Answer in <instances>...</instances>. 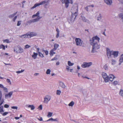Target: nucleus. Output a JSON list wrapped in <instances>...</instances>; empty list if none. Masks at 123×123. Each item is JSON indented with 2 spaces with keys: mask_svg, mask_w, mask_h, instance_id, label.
I'll list each match as a JSON object with an SVG mask.
<instances>
[{
  "mask_svg": "<svg viewBox=\"0 0 123 123\" xmlns=\"http://www.w3.org/2000/svg\"><path fill=\"white\" fill-rule=\"evenodd\" d=\"M100 40L99 38L97 36L94 37L90 40V44L92 46L91 50L92 53L96 52L97 50L99 49L100 47L99 43Z\"/></svg>",
  "mask_w": 123,
  "mask_h": 123,
  "instance_id": "obj_1",
  "label": "nucleus"
},
{
  "mask_svg": "<svg viewBox=\"0 0 123 123\" xmlns=\"http://www.w3.org/2000/svg\"><path fill=\"white\" fill-rule=\"evenodd\" d=\"M78 9V5L77 3L74 4L71 9L72 13V18L71 21L73 22L77 15V11Z\"/></svg>",
  "mask_w": 123,
  "mask_h": 123,
  "instance_id": "obj_2",
  "label": "nucleus"
},
{
  "mask_svg": "<svg viewBox=\"0 0 123 123\" xmlns=\"http://www.w3.org/2000/svg\"><path fill=\"white\" fill-rule=\"evenodd\" d=\"M42 5H44V7L47 8L49 7V1L48 0H45L40 2L39 3L35 4L34 6L31 7V9H33L37 7Z\"/></svg>",
  "mask_w": 123,
  "mask_h": 123,
  "instance_id": "obj_3",
  "label": "nucleus"
},
{
  "mask_svg": "<svg viewBox=\"0 0 123 123\" xmlns=\"http://www.w3.org/2000/svg\"><path fill=\"white\" fill-rule=\"evenodd\" d=\"M40 14V12L38 11L36 14L33 15L32 16V18H34L36 17H37L35 19L30 20L28 21V22L29 23H35L38 21L41 18V17H40L39 16Z\"/></svg>",
  "mask_w": 123,
  "mask_h": 123,
  "instance_id": "obj_4",
  "label": "nucleus"
},
{
  "mask_svg": "<svg viewBox=\"0 0 123 123\" xmlns=\"http://www.w3.org/2000/svg\"><path fill=\"white\" fill-rule=\"evenodd\" d=\"M14 52L16 54H21L24 52L23 49L19 46H16L13 48Z\"/></svg>",
  "mask_w": 123,
  "mask_h": 123,
  "instance_id": "obj_5",
  "label": "nucleus"
},
{
  "mask_svg": "<svg viewBox=\"0 0 123 123\" xmlns=\"http://www.w3.org/2000/svg\"><path fill=\"white\" fill-rule=\"evenodd\" d=\"M61 2L62 4H65V6L66 8H67L69 6V3H73L72 0H61Z\"/></svg>",
  "mask_w": 123,
  "mask_h": 123,
  "instance_id": "obj_6",
  "label": "nucleus"
},
{
  "mask_svg": "<svg viewBox=\"0 0 123 123\" xmlns=\"http://www.w3.org/2000/svg\"><path fill=\"white\" fill-rule=\"evenodd\" d=\"M102 77L104 80L105 83L108 82V76L107 74L104 72H102L101 74Z\"/></svg>",
  "mask_w": 123,
  "mask_h": 123,
  "instance_id": "obj_7",
  "label": "nucleus"
},
{
  "mask_svg": "<svg viewBox=\"0 0 123 123\" xmlns=\"http://www.w3.org/2000/svg\"><path fill=\"white\" fill-rule=\"evenodd\" d=\"M51 96L49 95H46L44 98L43 103L45 104H47L48 102L51 100Z\"/></svg>",
  "mask_w": 123,
  "mask_h": 123,
  "instance_id": "obj_8",
  "label": "nucleus"
},
{
  "mask_svg": "<svg viewBox=\"0 0 123 123\" xmlns=\"http://www.w3.org/2000/svg\"><path fill=\"white\" fill-rule=\"evenodd\" d=\"M76 45L77 46H81L82 44V41L79 38H76L75 39Z\"/></svg>",
  "mask_w": 123,
  "mask_h": 123,
  "instance_id": "obj_9",
  "label": "nucleus"
},
{
  "mask_svg": "<svg viewBox=\"0 0 123 123\" xmlns=\"http://www.w3.org/2000/svg\"><path fill=\"white\" fill-rule=\"evenodd\" d=\"M113 50H111L109 49H107V55L108 59L111 57L112 55H113Z\"/></svg>",
  "mask_w": 123,
  "mask_h": 123,
  "instance_id": "obj_10",
  "label": "nucleus"
},
{
  "mask_svg": "<svg viewBox=\"0 0 123 123\" xmlns=\"http://www.w3.org/2000/svg\"><path fill=\"white\" fill-rule=\"evenodd\" d=\"M92 64V63L91 62H85L84 63L81 65V67L83 68L88 67Z\"/></svg>",
  "mask_w": 123,
  "mask_h": 123,
  "instance_id": "obj_11",
  "label": "nucleus"
},
{
  "mask_svg": "<svg viewBox=\"0 0 123 123\" xmlns=\"http://www.w3.org/2000/svg\"><path fill=\"white\" fill-rule=\"evenodd\" d=\"M13 92H10L6 94L5 95V97L7 99L8 98H11L12 94Z\"/></svg>",
  "mask_w": 123,
  "mask_h": 123,
  "instance_id": "obj_12",
  "label": "nucleus"
},
{
  "mask_svg": "<svg viewBox=\"0 0 123 123\" xmlns=\"http://www.w3.org/2000/svg\"><path fill=\"white\" fill-rule=\"evenodd\" d=\"M115 77L112 74H110L108 76V82L109 81H112Z\"/></svg>",
  "mask_w": 123,
  "mask_h": 123,
  "instance_id": "obj_13",
  "label": "nucleus"
},
{
  "mask_svg": "<svg viewBox=\"0 0 123 123\" xmlns=\"http://www.w3.org/2000/svg\"><path fill=\"white\" fill-rule=\"evenodd\" d=\"M117 63V61L116 59H114L112 58L110 61V63L112 65H115Z\"/></svg>",
  "mask_w": 123,
  "mask_h": 123,
  "instance_id": "obj_14",
  "label": "nucleus"
},
{
  "mask_svg": "<svg viewBox=\"0 0 123 123\" xmlns=\"http://www.w3.org/2000/svg\"><path fill=\"white\" fill-rule=\"evenodd\" d=\"M28 34L29 38L36 36L37 35V33L34 32H29Z\"/></svg>",
  "mask_w": 123,
  "mask_h": 123,
  "instance_id": "obj_15",
  "label": "nucleus"
},
{
  "mask_svg": "<svg viewBox=\"0 0 123 123\" xmlns=\"http://www.w3.org/2000/svg\"><path fill=\"white\" fill-rule=\"evenodd\" d=\"M105 3L108 6H111L112 3V0H104Z\"/></svg>",
  "mask_w": 123,
  "mask_h": 123,
  "instance_id": "obj_16",
  "label": "nucleus"
},
{
  "mask_svg": "<svg viewBox=\"0 0 123 123\" xmlns=\"http://www.w3.org/2000/svg\"><path fill=\"white\" fill-rule=\"evenodd\" d=\"M123 62V54H121L119 57V65H120Z\"/></svg>",
  "mask_w": 123,
  "mask_h": 123,
  "instance_id": "obj_17",
  "label": "nucleus"
},
{
  "mask_svg": "<svg viewBox=\"0 0 123 123\" xmlns=\"http://www.w3.org/2000/svg\"><path fill=\"white\" fill-rule=\"evenodd\" d=\"M19 37L23 39H26L29 38L28 33L22 35L20 36Z\"/></svg>",
  "mask_w": 123,
  "mask_h": 123,
  "instance_id": "obj_18",
  "label": "nucleus"
},
{
  "mask_svg": "<svg viewBox=\"0 0 123 123\" xmlns=\"http://www.w3.org/2000/svg\"><path fill=\"white\" fill-rule=\"evenodd\" d=\"M25 106L28 108H30L31 110H34L35 108V107L34 105H26Z\"/></svg>",
  "mask_w": 123,
  "mask_h": 123,
  "instance_id": "obj_19",
  "label": "nucleus"
},
{
  "mask_svg": "<svg viewBox=\"0 0 123 123\" xmlns=\"http://www.w3.org/2000/svg\"><path fill=\"white\" fill-rule=\"evenodd\" d=\"M119 52L118 51H113V55L114 58H116L118 56Z\"/></svg>",
  "mask_w": 123,
  "mask_h": 123,
  "instance_id": "obj_20",
  "label": "nucleus"
},
{
  "mask_svg": "<svg viewBox=\"0 0 123 123\" xmlns=\"http://www.w3.org/2000/svg\"><path fill=\"white\" fill-rule=\"evenodd\" d=\"M59 83L61 87L63 88H65L66 86L64 84L62 81H59Z\"/></svg>",
  "mask_w": 123,
  "mask_h": 123,
  "instance_id": "obj_21",
  "label": "nucleus"
},
{
  "mask_svg": "<svg viewBox=\"0 0 123 123\" xmlns=\"http://www.w3.org/2000/svg\"><path fill=\"white\" fill-rule=\"evenodd\" d=\"M37 55L38 53H37L34 52L32 55V57L33 59H36L37 57Z\"/></svg>",
  "mask_w": 123,
  "mask_h": 123,
  "instance_id": "obj_22",
  "label": "nucleus"
},
{
  "mask_svg": "<svg viewBox=\"0 0 123 123\" xmlns=\"http://www.w3.org/2000/svg\"><path fill=\"white\" fill-rule=\"evenodd\" d=\"M97 19L98 21L100 20L102 18V16L101 14L98 13L97 15Z\"/></svg>",
  "mask_w": 123,
  "mask_h": 123,
  "instance_id": "obj_23",
  "label": "nucleus"
},
{
  "mask_svg": "<svg viewBox=\"0 0 123 123\" xmlns=\"http://www.w3.org/2000/svg\"><path fill=\"white\" fill-rule=\"evenodd\" d=\"M80 19L83 21H84V22H86L88 23L89 22L88 20L86 19L85 18L84 16H80Z\"/></svg>",
  "mask_w": 123,
  "mask_h": 123,
  "instance_id": "obj_24",
  "label": "nucleus"
},
{
  "mask_svg": "<svg viewBox=\"0 0 123 123\" xmlns=\"http://www.w3.org/2000/svg\"><path fill=\"white\" fill-rule=\"evenodd\" d=\"M55 50L53 49L50 50L49 53V54L50 56H52L55 53V52H54V51H55Z\"/></svg>",
  "mask_w": 123,
  "mask_h": 123,
  "instance_id": "obj_25",
  "label": "nucleus"
},
{
  "mask_svg": "<svg viewBox=\"0 0 123 123\" xmlns=\"http://www.w3.org/2000/svg\"><path fill=\"white\" fill-rule=\"evenodd\" d=\"M59 46V44L56 43H55L54 44V48L53 49L56 50L57 48Z\"/></svg>",
  "mask_w": 123,
  "mask_h": 123,
  "instance_id": "obj_26",
  "label": "nucleus"
},
{
  "mask_svg": "<svg viewBox=\"0 0 123 123\" xmlns=\"http://www.w3.org/2000/svg\"><path fill=\"white\" fill-rule=\"evenodd\" d=\"M119 94L120 96L123 97V89H120Z\"/></svg>",
  "mask_w": 123,
  "mask_h": 123,
  "instance_id": "obj_27",
  "label": "nucleus"
},
{
  "mask_svg": "<svg viewBox=\"0 0 123 123\" xmlns=\"http://www.w3.org/2000/svg\"><path fill=\"white\" fill-rule=\"evenodd\" d=\"M68 65L69 66H71L74 65V63H71L70 61H68Z\"/></svg>",
  "mask_w": 123,
  "mask_h": 123,
  "instance_id": "obj_28",
  "label": "nucleus"
},
{
  "mask_svg": "<svg viewBox=\"0 0 123 123\" xmlns=\"http://www.w3.org/2000/svg\"><path fill=\"white\" fill-rule=\"evenodd\" d=\"M37 53L38 54L39 56L41 58H43L44 57V56L43 54L41 53L40 52H39V53Z\"/></svg>",
  "mask_w": 123,
  "mask_h": 123,
  "instance_id": "obj_29",
  "label": "nucleus"
},
{
  "mask_svg": "<svg viewBox=\"0 0 123 123\" xmlns=\"http://www.w3.org/2000/svg\"><path fill=\"white\" fill-rule=\"evenodd\" d=\"M17 12H15L12 14L10 15L9 16V18H12L14 17L16 14Z\"/></svg>",
  "mask_w": 123,
  "mask_h": 123,
  "instance_id": "obj_30",
  "label": "nucleus"
},
{
  "mask_svg": "<svg viewBox=\"0 0 123 123\" xmlns=\"http://www.w3.org/2000/svg\"><path fill=\"white\" fill-rule=\"evenodd\" d=\"M3 41L4 43H9L10 42L9 41V39H7L4 40H3Z\"/></svg>",
  "mask_w": 123,
  "mask_h": 123,
  "instance_id": "obj_31",
  "label": "nucleus"
},
{
  "mask_svg": "<svg viewBox=\"0 0 123 123\" xmlns=\"http://www.w3.org/2000/svg\"><path fill=\"white\" fill-rule=\"evenodd\" d=\"M53 114V112H49L48 113V114L47 116L48 117H50L52 116Z\"/></svg>",
  "mask_w": 123,
  "mask_h": 123,
  "instance_id": "obj_32",
  "label": "nucleus"
},
{
  "mask_svg": "<svg viewBox=\"0 0 123 123\" xmlns=\"http://www.w3.org/2000/svg\"><path fill=\"white\" fill-rule=\"evenodd\" d=\"M4 112L3 110V106H0V112L1 114H2V113Z\"/></svg>",
  "mask_w": 123,
  "mask_h": 123,
  "instance_id": "obj_33",
  "label": "nucleus"
},
{
  "mask_svg": "<svg viewBox=\"0 0 123 123\" xmlns=\"http://www.w3.org/2000/svg\"><path fill=\"white\" fill-rule=\"evenodd\" d=\"M74 104V102L72 101L68 104V106H73Z\"/></svg>",
  "mask_w": 123,
  "mask_h": 123,
  "instance_id": "obj_34",
  "label": "nucleus"
},
{
  "mask_svg": "<svg viewBox=\"0 0 123 123\" xmlns=\"http://www.w3.org/2000/svg\"><path fill=\"white\" fill-rule=\"evenodd\" d=\"M119 17L122 19V21L123 23V13L120 14L119 15Z\"/></svg>",
  "mask_w": 123,
  "mask_h": 123,
  "instance_id": "obj_35",
  "label": "nucleus"
},
{
  "mask_svg": "<svg viewBox=\"0 0 123 123\" xmlns=\"http://www.w3.org/2000/svg\"><path fill=\"white\" fill-rule=\"evenodd\" d=\"M3 49L5 50V46L3 45L0 44V49Z\"/></svg>",
  "mask_w": 123,
  "mask_h": 123,
  "instance_id": "obj_36",
  "label": "nucleus"
},
{
  "mask_svg": "<svg viewBox=\"0 0 123 123\" xmlns=\"http://www.w3.org/2000/svg\"><path fill=\"white\" fill-rule=\"evenodd\" d=\"M0 106L3 104L4 102V100L3 99L1 98L0 99Z\"/></svg>",
  "mask_w": 123,
  "mask_h": 123,
  "instance_id": "obj_37",
  "label": "nucleus"
},
{
  "mask_svg": "<svg viewBox=\"0 0 123 123\" xmlns=\"http://www.w3.org/2000/svg\"><path fill=\"white\" fill-rule=\"evenodd\" d=\"M51 72V70L49 69H48L47 70L46 73L47 74H50V73Z\"/></svg>",
  "mask_w": 123,
  "mask_h": 123,
  "instance_id": "obj_38",
  "label": "nucleus"
},
{
  "mask_svg": "<svg viewBox=\"0 0 123 123\" xmlns=\"http://www.w3.org/2000/svg\"><path fill=\"white\" fill-rule=\"evenodd\" d=\"M42 51L43 52H44L46 55L48 54V51L47 50H43Z\"/></svg>",
  "mask_w": 123,
  "mask_h": 123,
  "instance_id": "obj_39",
  "label": "nucleus"
},
{
  "mask_svg": "<svg viewBox=\"0 0 123 123\" xmlns=\"http://www.w3.org/2000/svg\"><path fill=\"white\" fill-rule=\"evenodd\" d=\"M104 68L106 70H107L108 69V67L106 64H105L104 66Z\"/></svg>",
  "mask_w": 123,
  "mask_h": 123,
  "instance_id": "obj_40",
  "label": "nucleus"
},
{
  "mask_svg": "<svg viewBox=\"0 0 123 123\" xmlns=\"http://www.w3.org/2000/svg\"><path fill=\"white\" fill-rule=\"evenodd\" d=\"M61 93V91L60 90H57L56 91V94L57 95H60Z\"/></svg>",
  "mask_w": 123,
  "mask_h": 123,
  "instance_id": "obj_41",
  "label": "nucleus"
},
{
  "mask_svg": "<svg viewBox=\"0 0 123 123\" xmlns=\"http://www.w3.org/2000/svg\"><path fill=\"white\" fill-rule=\"evenodd\" d=\"M24 70H22L21 71H17L16 72L17 74H20L24 72Z\"/></svg>",
  "mask_w": 123,
  "mask_h": 123,
  "instance_id": "obj_42",
  "label": "nucleus"
},
{
  "mask_svg": "<svg viewBox=\"0 0 123 123\" xmlns=\"http://www.w3.org/2000/svg\"><path fill=\"white\" fill-rule=\"evenodd\" d=\"M7 82L10 85L11 84V82L10 80L9 79H7L6 80Z\"/></svg>",
  "mask_w": 123,
  "mask_h": 123,
  "instance_id": "obj_43",
  "label": "nucleus"
},
{
  "mask_svg": "<svg viewBox=\"0 0 123 123\" xmlns=\"http://www.w3.org/2000/svg\"><path fill=\"white\" fill-rule=\"evenodd\" d=\"M113 84L115 85H117L118 84V82L117 81H115L113 82Z\"/></svg>",
  "mask_w": 123,
  "mask_h": 123,
  "instance_id": "obj_44",
  "label": "nucleus"
},
{
  "mask_svg": "<svg viewBox=\"0 0 123 123\" xmlns=\"http://www.w3.org/2000/svg\"><path fill=\"white\" fill-rule=\"evenodd\" d=\"M21 24V21H18L17 23V26H19Z\"/></svg>",
  "mask_w": 123,
  "mask_h": 123,
  "instance_id": "obj_45",
  "label": "nucleus"
},
{
  "mask_svg": "<svg viewBox=\"0 0 123 123\" xmlns=\"http://www.w3.org/2000/svg\"><path fill=\"white\" fill-rule=\"evenodd\" d=\"M3 88V89L4 90L5 92H8V90L7 88L4 87L3 88Z\"/></svg>",
  "mask_w": 123,
  "mask_h": 123,
  "instance_id": "obj_46",
  "label": "nucleus"
},
{
  "mask_svg": "<svg viewBox=\"0 0 123 123\" xmlns=\"http://www.w3.org/2000/svg\"><path fill=\"white\" fill-rule=\"evenodd\" d=\"M8 113L7 112H5L3 113H2V115L3 116H5L7 114H8Z\"/></svg>",
  "mask_w": 123,
  "mask_h": 123,
  "instance_id": "obj_47",
  "label": "nucleus"
},
{
  "mask_svg": "<svg viewBox=\"0 0 123 123\" xmlns=\"http://www.w3.org/2000/svg\"><path fill=\"white\" fill-rule=\"evenodd\" d=\"M38 109H39L40 110H42V106L41 105H40L38 107Z\"/></svg>",
  "mask_w": 123,
  "mask_h": 123,
  "instance_id": "obj_48",
  "label": "nucleus"
},
{
  "mask_svg": "<svg viewBox=\"0 0 123 123\" xmlns=\"http://www.w3.org/2000/svg\"><path fill=\"white\" fill-rule=\"evenodd\" d=\"M70 67H69V66H66V70H67L68 71H69V70H70Z\"/></svg>",
  "mask_w": 123,
  "mask_h": 123,
  "instance_id": "obj_49",
  "label": "nucleus"
},
{
  "mask_svg": "<svg viewBox=\"0 0 123 123\" xmlns=\"http://www.w3.org/2000/svg\"><path fill=\"white\" fill-rule=\"evenodd\" d=\"M17 18V16H14V17L13 18L12 20L13 22H14L15 21L16 19Z\"/></svg>",
  "mask_w": 123,
  "mask_h": 123,
  "instance_id": "obj_50",
  "label": "nucleus"
},
{
  "mask_svg": "<svg viewBox=\"0 0 123 123\" xmlns=\"http://www.w3.org/2000/svg\"><path fill=\"white\" fill-rule=\"evenodd\" d=\"M57 59V55H56L55 57H54V58L52 59L51 60V61H53L54 60H55Z\"/></svg>",
  "mask_w": 123,
  "mask_h": 123,
  "instance_id": "obj_51",
  "label": "nucleus"
},
{
  "mask_svg": "<svg viewBox=\"0 0 123 123\" xmlns=\"http://www.w3.org/2000/svg\"><path fill=\"white\" fill-rule=\"evenodd\" d=\"M31 47V46L28 45H26L25 46V49H28Z\"/></svg>",
  "mask_w": 123,
  "mask_h": 123,
  "instance_id": "obj_52",
  "label": "nucleus"
},
{
  "mask_svg": "<svg viewBox=\"0 0 123 123\" xmlns=\"http://www.w3.org/2000/svg\"><path fill=\"white\" fill-rule=\"evenodd\" d=\"M11 108L12 109L16 110H17L18 109V107L17 106H12Z\"/></svg>",
  "mask_w": 123,
  "mask_h": 123,
  "instance_id": "obj_53",
  "label": "nucleus"
},
{
  "mask_svg": "<svg viewBox=\"0 0 123 123\" xmlns=\"http://www.w3.org/2000/svg\"><path fill=\"white\" fill-rule=\"evenodd\" d=\"M9 106L7 104H5L4 105V107L6 108H8Z\"/></svg>",
  "mask_w": 123,
  "mask_h": 123,
  "instance_id": "obj_54",
  "label": "nucleus"
},
{
  "mask_svg": "<svg viewBox=\"0 0 123 123\" xmlns=\"http://www.w3.org/2000/svg\"><path fill=\"white\" fill-rule=\"evenodd\" d=\"M89 6H87L86 7H85V9L86 10V11H88V7H89Z\"/></svg>",
  "mask_w": 123,
  "mask_h": 123,
  "instance_id": "obj_55",
  "label": "nucleus"
},
{
  "mask_svg": "<svg viewBox=\"0 0 123 123\" xmlns=\"http://www.w3.org/2000/svg\"><path fill=\"white\" fill-rule=\"evenodd\" d=\"M40 50V49L39 48H37V53H39V52H40L39 51Z\"/></svg>",
  "mask_w": 123,
  "mask_h": 123,
  "instance_id": "obj_56",
  "label": "nucleus"
},
{
  "mask_svg": "<svg viewBox=\"0 0 123 123\" xmlns=\"http://www.w3.org/2000/svg\"><path fill=\"white\" fill-rule=\"evenodd\" d=\"M57 33H59L60 31L59 29L58 28H56V29Z\"/></svg>",
  "mask_w": 123,
  "mask_h": 123,
  "instance_id": "obj_57",
  "label": "nucleus"
},
{
  "mask_svg": "<svg viewBox=\"0 0 123 123\" xmlns=\"http://www.w3.org/2000/svg\"><path fill=\"white\" fill-rule=\"evenodd\" d=\"M53 119H54L53 118H51L49 119L47 121H53Z\"/></svg>",
  "mask_w": 123,
  "mask_h": 123,
  "instance_id": "obj_58",
  "label": "nucleus"
},
{
  "mask_svg": "<svg viewBox=\"0 0 123 123\" xmlns=\"http://www.w3.org/2000/svg\"><path fill=\"white\" fill-rule=\"evenodd\" d=\"M59 33H57L56 35V38H58L59 37Z\"/></svg>",
  "mask_w": 123,
  "mask_h": 123,
  "instance_id": "obj_59",
  "label": "nucleus"
},
{
  "mask_svg": "<svg viewBox=\"0 0 123 123\" xmlns=\"http://www.w3.org/2000/svg\"><path fill=\"white\" fill-rule=\"evenodd\" d=\"M38 119L40 121H42L43 120V118L42 117H40V118H38Z\"/></svg>",
  "mask_w": 123,
  "mask_h": 123,
  "instance_id": "obj_60",
  "label": "nucleus"
},
{
  "mask_svg": "<svg viewBox=\"0 0 123 123\" xmlns=\"http://www.w3.org/2000/svg\"><path fill=\"white\" fill-rule=\"evenodd\" d=\"M82 78H87V79H89V78L88 77H84V76H82Z\"/></svg>",
  "mask_w": 123,
  "mask_h": 123,
  "instance_id": "obj_61",
  "label": "nucleus"
},
{
  "mask_svg": "<svg viewBox=\"0 0 123 123\" xmlns=\"http://www.w3.org/2000/svg\"><path fill=\"white\" fill-rule=\"evenodd\" d=\"M0 87L2 88L4 87V86L2 84H0Z\"/></svg>",
  "mask_w": 123,
  "mask_h": 123,
  "instance_id": "obj_62",
  "label": "nucleus"
},
{
  "mask_svg": "<svg viewBox=\"0 0 123 123\" xmlns=\"http://www.w3.org/2000/svg\"><path fill=\"white\" fill-rule=\"evenodd\" d=\"M53 121H56L57 122L58 121V119L57 118H55V119H53Z\"/></svg>",
  "mask_w": 123,
  "mask_h": 123,
  "instance_id": "obj_63",
  "label": "nucleus"
},
{
  "mask_svg": "<svg viewBox=\"0 0 123 123\" xmlns=\"http://www.w3.org/2000/svg\"><path fill=\"white\" fill-rule=\"evenodd\" d=\"M20 118V117H15V118L16 120H18Z\"/></svg>",
  "mask_w": 123,
  "mask_h": 123,
  "instance_id": "obj_64",
  "label": "nucleus"
}]
</instances>
